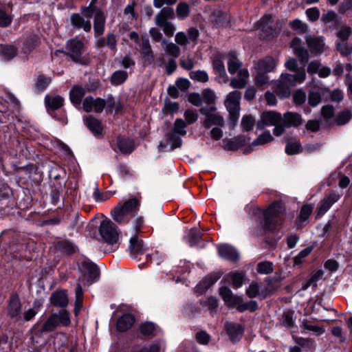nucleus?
<instances>
[{
  "mask_svg": "<svg viewBox=\"0 0 352 352\" xmlns=\"http://www.w3.org/2000/svg\"><path fill=\"white\" fill-rule=\"evenodd\" d=\"M305 78L306 72L304 68L298 69L295 74H282L276 84L274 91L280 98H287L290 95L291 87L301 83Z\"/></svg>",
  "mask_w": 352,
  "mask_h": 352,
  "instance_id": "nucleus-1",
  "label": "nucleus"
},
{
  "mask_svg": "<svg viewBox=\"0 0 352 352\" xmlns=\"http://www.w3.org/2000/svg\"><path fill=\"white\" fill-rule=\"evenodd\" d=\"M285 216V208L283 202L274 201L263 213V227L265 230H272L280 225Z\"/></svg>",
  "mask_w": 352,
  "mask_h": 352,
  "instance_id": "nucleus-2",
  "label": "nucleus"
},
{
  "mask_svg": "<svg viewBox=\"0 0 352 352\" xmlns=\"http://www.w3.org/2000/svg\"><path fill=\"white\" fill-rule=\"evenodd\" d=\"M140 201L138 199H130L123 204L119 203L111 212L113 219L119 224L126 223L133 213L139 210Z\"/></svg>",
  "mask_w": 352,
  "mask_h": 352,
  "instance_id": "nucleus-3",
  "label": "nucleus"
},
{
  "mask_svg": "<svg viewBox=\"0 0 352 352\" xmlns=\"http://www.w3.org/2000/svg\"><path fill=\"white\" fill-rule=\"evenodd\" d=\"M100 235L104 242L111 245L115 250L119 246V230L116 224L109 219L103 220L99 228Z\"/></svg>",
  "mask_w": 352,
  "mask_h": 352,
  "instance_id": "nucleus-4",
  "label": "nucleus"
},
{
  "mask_svg": "<svg viewBox=\"0 0 352 352\" xmlns=\"http://www.w3.org/2000/svg\"><path fill=\"white\" fill-rule=\"evenodd\" d=\"M78 267L82 273L79 280L89 285L97 281L100 276L98 266L87 258L82 259L78 263Z\"/></svg>",
  "mask_w": 352,
  "mask_h": 352,
  "instance_id": "nucleus-5",
  "label": "nucleus"
},
{
  "mask_svg": "<svg viewBox=\"0 0 352 352\" xmlns=\"http://www.w3.org/2000/svg\"><path fill=\"white\" fill-rule=\"evenodd\" d=\"M71 323L70 314L66 309H61L57 314H52L42 326L40 331L50 332L54 331L59 324L69 326Z\"/></svg>",
  "mask_w": 352,
  "mask_h": 352,
  "instance_id": "nucleus-6",
  "label": "nucleus"
},
{
  "mask_svg": "<svg viewBox=\"0 0 352 352\" xmlns=\"http://www.w3.org/2000/svg\"><path fill=\"white\" fill-rule=\"evenodd\" d=\"M64 98L58 95H46L45 97V104L47 112L55 119L61 122H65V115L64 112H60L58 115L56 110L59 109L63 106Z\"/></svg>",
  "mask_w": 352,
  "mask_h": 352,
  "instance_id": "nucleus-7",
  "label": "nucleus"
},
{
  "mask_svg": "<svg viewBox=\"0 0 352 352\" xmlns=\"http://www.w3.org/2000/svg\"><path fill=\"white\" fill-rule=\"evenodd\" d=\"M341 197L340 194L332 190L328 195L324 197L318 204L315 210V219H321Z\"/></svg>",
  "mask_w": 352,
  "mask_h": 352,
  "instance_id": "nucleus-8",
  "label": "nucleus"
},
{
  "mask_svg": "<svg viewBox=\"0 0 352 352\" xmlns=\"http://www.w3.org/2000/svg\"><path fill=\"white\" fill-rule=\"evenodd\" d=\"M65 55L69 56L76 63L82 64V55L85 52L84 43L77 38L67 41Z\"/></svg>",
  "mask_w": 352,
  "mask_h": 352,
  "instance_id": "nucleus-9",
  "label": "nucleus"
},
{
  "mask_svg": "<svg viewBox=\"0 0 352 352\" xmlns=\"http://www.w3.org/2000/svg\"><path fill=\"white\" fill-rule=\"evenodd\" d=\"M215 111L216 108L213 106L202 107L199 109L200 113L206 116L202 122V125L206 129H209L212 125L221 127L224 126L223 118L219 113H213Z\"/></svg>",
  "mask_w": 352,
  "mask_h": 352,
  "instance_id": "nucleus-10",
  "label": "nucleus"
},
{
  "mask_svg": "<svg viewBox=\"0 0 352 352\" xmlns=\"http://www.w3.org/2000/svg\"><path fill=\"white\" fill-rule=\"evenodd\" d=\"M262 120L267 126H274L273 133L276 136H280L284 133V127L281 126V114L274 111L263 112L261 115Z\"/></svg>",
  "mask_w": 352,
  "mask_h": 352,
  "instance_id": "nucleus-11",
  "label": "nucleus"
},
{
  "mask_svg": "<svg viewBox=\"0 0 352 352\" xmlns=\"http://www.w3.org/2000/svg\"><path fill=\"white\" fill-rule=\"evenodd\" d=\"M302 122L301 116L297 113L288 111L281 116V126L284 127V132L287 128L298 126Z\"/></svg>",
  "mask_w": 352,
  "mask_h": 352,
  "instance_id": "nucleus-12",
  "label": "nucleus"
},
{
  "mask_svg": "<svg viewBox=\"0 0 352 352\" xmlns=\"http://www.w3.org/2000/svg\"><path fill=\"white\" fill-rule=\"evenodd\" d=\"M241 98V93L239 91H231L227 95L224 104L228 111L240 110Z\"/></svg>",
  "mask_w": 352,
  "mask_h": 352,
  "instance_id": "nucleus-13",
  "label": "nucleus"
},
{
  "mask_svg": "<svg viewBox=\"0 0 352 352\" xmlns=\"http://www.w3.org/2000/svg\"><path fill=\"white\" fill-rule=\"evenodd\" d=\"M290 47L293 49L295 55L299 58L301 63H306L307 62V50L303 47L302 41L299 38H294L291 42Z\"/></svg>",
  "mask_w": 352,
  "mask_h": 352,
  "instance_id": "nucleus-14",
  "label": "nucleus"
},
{
  "mask_svg": "<svg viewBox=\"0 0 352 352\" xmlns=\"http://www.w3.org/2000/svg\"><path fill=\"white\" fill-rule=\"evenodd\" d=\"M219 255L228 261L236 262L239 260V255L235 248L229 245H221L217 248Z\"/></svg>",
  "mask_w": 352,
  "mask_h": 352,
  "instance_id": "nucleus-15",
  "label": "nucleus"
},
{
  "mask_svg": "<svg viewBox=\"0 0 352 352\" xmlns=\"http://www.w3.org/2000/svg\"><path fill=\"white\" fill-rule=\"evenodd\" d=\"M225 328L232 342H237L241 338L243 333V329L241 324L233 322H226L225 324Z\"/></svg>",
  "mask_w": 352,
  "mask_h": 352,
  "instance_id": "nucleus-16",
  "label": "nucleus"
},
{
  "mask_svg": "<svg viewBox=\"0 0 352 352\" xmlns=\"http://www.w3.org/2000/svg\"><path fill=\"white\" fill-rule=\"evenodd\" d=\"M219 294L224 302L230 307H234L242 301L240 296H235L227 287H221L219 289Z\"/></svg>",
  "mask_w": 352,
  "mask_h": 352,
  "instance_id": "nucleus-17",
  "label": "nucleus"
},
{
  "mask_svg": "<svg viewBox=\"0 0 352 352\" xmlns=\"http://www.w3.org/2000/svg\"><path fill=\"white\" fill-rule=\"evenodd\" d=\"M8 314L11 318L17 317L21 311V303L16 294L11 295L8 305Z\"/></svg>",
  "mask_w": 352,
  "mask_h": 352,
  "instance_id": "nucleus-18",
  "label": "nucleus"
},
{
  "mask_svg": "<svg viewBox=\"0 0 352 352\" xmlns=\"http://www.w3.org/2000/svg\"><path fill=\"white\" fill-rule=\"evenodd\" d=\"M276 65V60L272 56H266L260 60L256 66L257 72L268 73L272 72Z\"/></svg>",
  "mask_w": 352,
  "mask_h": 352,
  "instance_id": "nucleus-19",
  "label": "nucleus"
},
{
  "mask_svg": "<svg viewBox=\"0 0 352 352\" xmlns=\"http://www.w3.org/2000/svg\"><path fill=\"white\" fill-rule=\"evenodd\" d=\"M105 21L106 17L104 14L100 10H97L94 14V30L96 37L103 34L104 32Z\"/></svg>",
  "mask_w": 352,
  "mask_h": 352,
  "instance_id": "nucleus-20",
  "label": "nucleus"
},
{
  "mask_svg": "<svg viewBox=\"0 0 352 352\" xmlns=\"http://www.w3.org/2000/svg\"><path fill=\"white\" fill-rule=\"evenodd\" d=\"M249 72L247 69L239 71L238 76L231 79L230 85L234 89H243L248 83Z\"/></svg>",
  "mask_w": 352,
  "mask_h": 352,
  "instance_id": "nucleus-21",
  "label": "nucleus"
},
{
  "mask_svg": "<svg viewBox=\"0 0 352 352\" xmlns=\"http://www.w3.org/2000/svg\"><path fill=\"white\" fill-rule=\"evenodd\" d=\"M326 49L324 38L322 36L309 37V53L314 55L322 54Z\"/></svg>",
  "mask_w": 352,
  "mask_h": 352,
  "instance_id": "nucleus-22",
  "label": "nucleus"
},
{
  "mask_svg": "<svg viewBox=\"0 0 352 352\" xmlns=\"http://www.w3.org/2000/svg\"><path fill=\"white\" fill-rule=\"evenodd\" d=\"M55 249L64 254H72L76 251V246L70 241L58 240L54 243Z\"/></svg>",
  "mask_w": 352,
  "mask_h": 352,
  "instance_id": "nucleus-23",
  "label": "nucleus"
},
{
  "mask_svg": "<svg viewBox=\"0 0 352 352\" xmlns=\"http://www.w3.org/2000/svg\"><path fill=\"white\" fill-rule=\"evenodd\" d=\"M135 318L131 314H124L117 321V329L124 332L129 329L135 323Z\"/></svg>",
  "mask_w": 352,
  "mask_h": 352,
  "instance_id": "nucleus-24",
  "label": "nucleus"
},
{
  "mask_svg": "<svg viewBox=\"0 0 352 352\" xmlns=\"http://www.w3.org/2000/svg\"><path fill=\"white\" fill-rule=\"evenodd\" d=\"M50 301L55 307H65L68 304L67 295L65 291H56L51 295Z\"/></svg>",
  "mask_w": 352,
  "mask_h": 352,
  "instance_id": "nucleus-25",
  "label": "nucleus"
},
{
  "mask_svg": "<svg viewBox=\"0 0 352 352\" xmlns=\"http://www.w3.org/2000/svg\"><path fill=\"white\" fill-rule=\"evenodd\" d=\"M309 74H317L320 78H326L331 74V69L329 67L322 65L318 60L309 63Z\"/></svg>",
  "mask_w": 352,
  "mask_h": 352,
  "instance_id": "nucleus-26",
  "label": "nucleus"
},
{
  "mask_svg": "<svg viewBox=\"0 0 352 352\" xmlns=\"http://www.w3.org/2000/svg\"><path fill=\"white\" fill-rule=\"evenodd\" d=\"M71 23L72 25L77 29H83L84 31L88 32L91 31V24L90 21L85 20L80 14H73L71 16Z\"/></svg>",
  "mask_w": 352,
  "mask_h": 352,
  "instance_id": "nucleus-27",
  "label": "nucleus"
},
{
  "mask_svg": "<svg viewBox=\"0 0 352 352\" xmlns=\"http://www.w3.org/2000/svg\"><path fill=\"white\" fill-rule=\"evenodd\" d=\"M85 124L95 136H102L103 127L98 119L92 116H89L85 118Z\"/></svg>",
  "mask_w": 352,
  "mask_h": 352,
  "instance_id": "nucleus-28",
  "label": "nucleus"
},
{
  "mask_svg": "<svg viewBox=\"0 0 352 352\" xmlns=\"http://www.w3.org/2000/svg\"><path fill=\"white\" fill-rule=\"evenodd\" d=\"M129 248L134 256L142 254L146 250L143 241L139 239L136 234L130 239Z\"/></svg>",
  "mask_w": 352,
  "mask_h": 352,
  "instance_id": "nucleus-29",
  "label": "nucleus"
},
{
  "mask_svg": "<svg viewBox=\"0 0 352 352\" xmlns=\"http://www.w3.org/2000/svg\"><path fill=\"white\" fill-rule=\"evenodd\" d=\"M212 65L215 74L221 77L224 82H226L228 80V76L223 62L220 56L217 55L214 57Z\"/></svg>",
  "mask_w": 352,
  "mask_h": 352,
  "instance_id": "nucleus-30",
  "label": "nucleus"
},
{
  "mask_svg": "<svg viewBox=\"0 0 352 352\" xmlns=\"http://www.w3.org/2000/svg\"><path fill=\"white\" fill-rule=\"evenodd\" d=\"M85 94V90L83 87L74 86L69 92L70 100L75 105H79Z\"/></svg>",
  "mask_w": 352,
  "mask_h": 352,
  "instance_id": "nucleus-31",
  "label": "nucleus"
},
{
  "mask_svg": "<svg viewBox=\"0 0 352 352\" xmlns=\"http://www.w3.org/2000/svg\"><path fill=\"white\" fill-rule=\"evenodd\" d=\"M244 276L245 275L243 272H230L227 275L226 280L234 289H237L242 286Z\"/></svg>",
  "mask_w": 352,
  "mask_h": 352,
  "instance_id": "nucleus-32",
  "label": "nucleus"
},
{
  "mask_svg": "<svg viewBox=\"0 0 352 352\" xmlns=\"http://www.w3.org/2000/svg\"><path fill=\"white\" fill-rule=\"evenodd\" d=\"M327 89L324 88H319L317 91H311L309 90V106L315 107L318 105L322 98H326Z\"/></svg>",
  "mask_w": 352,
  "mask_h": 352,
  "instance_id": "nucleus-33",
  "label": "nucleus"
},
{
  "mask_svg": "<svg viewBox=\"0 0 352 352\" xmlns=\"http://www.w3.org/2000/svg\"><path fill=\"white\" fill-rule=\"evenodd\" d=\"M175 17L174 10L171 8L166 7L162 8L155 16V23L167 22L168 19H173Z\"/></svg>",
  "mask_w": 352,
  "mask_h": 352,
  "instance_id": "nucleus-34",
  "label": "nucleus"
},
{
  "mask_svg": "<svg viewBox=\"0 0 352 352\" xmlns=\"http://www.w3.org/2000/svg\"><path fill=\"white\" fill-rule=\"evenodd\" d=\"M117 144L119 150L122 153H131L133 150V142L129 139L118 137Z\"/></svg>",
  "mask_w": 352,
  "mask_h": 352,
  "instance_id": "nucleus-35",
  "label": "nucleus"
},
{
  "mask_svg": "<svg viewBox=\"0 0 352 352\" xmlns=\"http://www.w3.org/2000/svg\"><path fill=\"white\" fill-rule=\"evenodd\" d=\"M128 78V73L123 70H118L113 73L111 82L113 85H120L124 82Z\"/></svg>",
  "mask_w": 352,
  "mask_h": 352,
  "instance_id": "nucleus-36",
  "label": "nucleus"
},
{
  "mask_svg": "<svg viewBox=\"0 0 352 352\" xmlns=\"http://www.w3.org/2000/svg\"><path fill=\"white\" fill-rule=\"evenodd\" d=\"M52 80L50 77H46L43 75H40L37 78L35 83V90L38 93L43 91L48 85L51 83Z\"/></svg>",
  "mask_w": 352,
  "mask_h": 352,
  "instance_id": "nucleus-37",
  "label": "nucleus"
},
{
  "mask_svg": "<svg viewBox=\"0 0 352 352\" xmlns=\"http://www.w3.org/2000/svg\"><path fill=\"white\" fill-rule=\"evenodd\" d=\"M190 14V7L186 2H180L176 8V15L178 19L184 20Z\"/></svg>",
  "mask_w": 352,
  "mask_h": 352,
  "instance_id": "nucleus-38",
  "label": "nucleus"
},
{
  "mask_svg": "<svg viewBox=\"0 0 352 352\" xmlns=\"http://www.w3.org/2000/svg\"><path fill=\"white\" fill-rule=\"evenodd\" d=\"M352 34V29L348 25L341 26L337 31L336 35L340 40V43H347L349 38Z\"/></svg>",
  "mask_w": 352,
  "mask_h": 352,
  "instance_id": "nucleus-39",
  "label": "nucleus"
},
{
  "mask_svg": "<svg viewBox=\"0 0 352 352\" xmlns=\"http://www.w3.org/2000/svg\"><path fill=\"white\" fill-rule=\"evenodd\" d=\"M352 118L351 111L349 110H344L340 112L334 118L335 122L337 125L341 126L348 123Z\"/></svg>",
  "mask_w": 352,
  "mask_h": 352,
  "instance_id": "nucleus-40",
  "label": "nucleus"
},
{
  "mask_svg": "<svg viewBox=\"0 0 352 352\" xmlns=\"http://www.w3.org/2000/svg\"><path fill=\"white\" fill-rule=\"evenodd\" d=\"M301 144L297 140L289 141L285 146V153L287 155H296L301 151Z\"/></svg>",
  "mask_w": 352,
  "mask_h": 352,
  "instance_id": "nucleus-41",
  "label": "nucleus"
},
{
  "mask_svg": "<svg viewBox=\"0 0 352 352\" xmlns=\"http://www.w3.org/2000/svg\"><path fill=\"white\" fill-rule=\"evenodd\" d=\"M335 218V214H333L331 218L327 221V223L322 227L321 225L317 226V229L321 228V231L320 233V236L327 239L329 236L330 232L332 230L333 225V219Z\"/></svg>",
  "mask_w": 352,
  "mask_h": 352,
  "instance_id": "nucleus-42",
  "label": "nucleus"
},
{
  "mask_svg": "<svg viewBox=\"0 0 352 352\" xmlns=\"http://www.w3.org/2000/svg\"><path fill=\"white\" fill-rule=\"evenodd\" d=\"M38 43V38L36 35H30L23 43V51L25 54L30 53Z\"/></svg>",
  "mask_w": 352,
  "mask_h": 352,
  "instance_id": "nucleus-43",
  "label": "nucleus"
},
{
  "mask_svg": "<svg viewBox=\"0 0 352 352\" xmlns=\"http://www.w3.org/2000/svg\"><path fill=\"white\" fill-rule=\"evenodd\" d=\"M140 332L144 336H152L155 330V325L151 322H145L139 326Z\"/></svg>",
  "mask_w": 352,
  "mask_h": 352,
  "instance_id": "nucleus-44",
  "label": "nucleus"
},
{
  "mask_svg": "<svg viewBox=\"0 0 352 352\" xmlns=\"http://www.w3.org/2000/svg\"><path fill=\"white\" fill-rule=\"evenodd\" d=\"M186 123L181 118H177L174 122V126L172 132L177 133L179 135L184 136L186 134Z\"/></svg>",
  "mask_w": 352,
  "mask_h": 352,
  "instance_id": "nucleus-45",
  "label": "nucleus"
},
{
  "mask_svg": "<svg viewBox=\"0 0 352 352\" xmlns=\"http://www.w3.org/2000/svg\"><path fill=\"white\" fill-rule=\"evenodd\" d=\"M273 17L271 14L264 15L259 21V28H261L263 31L265 30L271 33V25L273 23Z\"/></svg>",
  "mask_w": 352,
  "mask_h": 352,
  "instance_id": "nucleus-46",
  "label": "nucleus"
},
{
  "mask_svg": "<svg viewBox=\"0 0 352 352\" xmlns=\"http://www.w3.org/2000/svg\"><path fill=\"white\" fill-rule=\"evenodd\" d=\"M162 43L165 44L164 50L168 54L175 58L179 56L180 49L176 44L173 43H166L164 39L162 41Z\"/></svg>",
  "mask_w": 352,
  "mask_h": 352,
  "instance_id": "nucleus-47",
  "label": "nucleus"
},
{
  "mask_svg": "<svg viewBox=\"0 0 352 352\" xmlns=\"http://www.w3.org/2000/svg\"><path fill=\"white\" fill-rule=\"evenodd\" d=\"M274 140L271 133L268 131H264L252 142V145H263L268 142H271Z\"/></svg>",
  "mask_w": 352,
  "mask_h": 352,
  "instance_id": "nucleus-48",
  "label": "nucleus"
},
{
  "mask_svg": "<svg viewBox=\"0 0 352 352\" xmlns=\"http://www.w3.org/2000/svg\"><path fill=\"white\" fill-rule=\"evenodd\" d=\"M236 306L237 311H239V312H243L246 310L254 311L258 309V304L255 300H250L249 302L244 303H242L241 301L239 304H237Z\"/></svg>",
  "mask_w": 352,
  "mask_h": 352,
  "instance_id": "nucleus-49",
  "label": "nucleus"
},
{
  "mask_svg": "<svg viewBox=\"0 0 352 352\" xmlns=\"http://www.w3.org/2000/svg\"><path fill=\"white\" fill-rule=\"evenodd\" d=\"M295 320V314L292 311H286L283 315V324L288 329L294 327Z\"/></svg>",
  "mask_w": 352,
  "mask_h": 352,
  "instance_id": "nucleus-50",
  "label": "nucleus"
},
{
  "mask_svg": "<svg viewBox=\"0 0 352 352\" xmlns=\"http://www.w3.org/2000/svg\"><path fill=\"white\" fill-rule=\"evenodd\" d=\"M17 50L13 45H5L1 48V55L6 60L13 58L16 54Z\"/></svg>",
  "mask_w": 352,
  "mask_h": 352,
  "instance_id": "nucleus-51",
  "label": "nucleus"
},
{
  "mask_svg": "<svg viewBox=\"0 0 352 352\" xmlns=\"http://www.w3.org/2000/svg\"><path fill=\"white\" fill-rule=\"evenodd\" d=\"M241 65V63L236 57L231 54L228 62V72L231 74H235L240 68Z\"/></svg>",
  "mask_w": 352,
  "mask_h": 352,
  "instance_id": "nucleus-52",
  "label": "nucleus"
},
{
  "mask_svg": "<svg viewBox=\"0 0 352 352\" xmlns=\"http://www.w3.org/2000/svg\"><path fill=\"white\" fill-rule=\"evenodd\" d=\"M289 25L296 34H303L307 32V25L298 19L291 21Z\"/></svg>",
  "mask_w": 352,
  "mask_h": 352,
  "instance_id": "nucleus-53",
  "label": "nucleus"
},
{
  "mask_svg": "<svg viewBox=\"0 0 352 352\" xmlns=\"http://www.w3.org/2000/svg\"><path fill=\"white\" fill-rule=\"evenodd\" d=\"M155 24L160 27L164 33L168 36H173L174 34V32L175 31V28L174 27V25L170 23V22H157L155 23Z\"/></svg>",
  "mask_w": 352,
  "mask_h": 352,
  "instance_id": "nucleus-54",
  "label": "nucleus"
},
{
  "mask_svg": "<svg viewBox=\"0 0 352 352\" xmlns=\"http://www.w3.org/2000/svg\"><path fill=\"white\" fill-rule=\"evenodd\" d=\"M255 124V119L250 115L245 116L241 120V127L243 131H249Z\"/></svg>",
  "mask_w": 352,
  "mask_h": 352,
  "instance_id": "nucleus-55",
  "label": "nucleus"
},
{
  "mask_svg": "<svg viewBox=\"0 0 352 352\" xmlns=\"http://www.w3.org/2000/svg\"><path fill=\"white\" fill-rule=\"evenodd\" d=\"M167 140L171 144V148H179L182 145V139L175 133H173L172 131L169 132L167 135Z\"/></svg>",
  "mask_w": 352,
  "mask_h": 352,
  "instance_id": "nucleus-56",
  "label": "nucleus"
},
{
  "mask_svg": "<svg viewBox=\"0 0 352 352\" xmlns=\"http://www.w3.org/2000/svg\"><path fill=\"white\" fill-rule=\"evenodd\" d=\"M256 270L258 273L263 274H268L273 271V265L271 262H261L257 265Z\"/></svg>",
  "mask_w": 352,
  "mask_h": 352,
  "instance_id": "nucleus-57",
  "label": "nucleus"
},
{
  "mask_svg": "<svg viewBox=\"0 0 352 352\" xmlns=\"http://www.w3.org/2000/svg\"><path fill=\"white\" fill-rule=\"evenodd\" d=\"M202 101L208 104L214 102L216 96L213 91L209 89L203 90L201 93Z\"/></svg>",
  "mask_w": 352,
  "mask_h": 352,
  "instance_id": "nucleus-58",
  "label": "nucleus"
},
{
  "mask_svg": "<svg viewBox=\"0 0 352 352\" xmlns=\"http://www.w3.org/2000/svg\"><path fill=\"white\" fill-rule=\"evenodd\" d=\"M190 77L192 80L202 82H206L208 80V74L205 71L198 70L195 72H192L190 74Z\"/></svg>",
  "mask_w": 352,
  "mask_h": 352,
  "instance_id": "nucleus-59",
  "label": "nucleus"
},
{
  "mask_svg": "<svg viewBox=\"0 0 352 352\" xmlns=\"http://www.w3.org/2000/svg\"><path fill=\"white\" fill-rule=\"evenodd\" d=\"M107 47L112 52L117 51V39L116 36L113 33H108L106 36Z\"/></svg>",
  "mask_w": 352,
  "mask_h": 352,
  "instance_id": "nucleus-60",
  "label": "nucleus"
},
{
  "mask_svg": "<svg viewBox=\"0 0 352 352\" xmlns=\"http://www.w3.org/2000/svg\"><path fill=\"white\" fill-rule=\"evenodd\" d=\"M326 96V99L329 98L331 101L336 102H340L343 99V94L339 89H335L331 92L327 90Z\"/></svg>",
  "mask_w": 352,
  "mask_h": 352,
  "instance_id": "nucleus-61",
  "label": "nucleus"
},
{
  "mask_svg": "<svg viewBox=\"0 0 352 352\" xmlns=\"http://www.w3.org/2000/svg\"><path fill=\"white\" fill-rule=\"evenodd\" d=\"M260 289V285L258 283L252 282L246 289V294L249 298H255Z\"/></svg>",
  "mask_w": 352,
  "mask_h": 352,
  "instance_id": "nucleus-62",
  "label": "nucleus"
},
{
  "mask_svg": "<svg viewBox=\"0 0 352 352\" xmlns=\"http://www.w3.org/2000/svg\"><path fill=\"white\" fill-rule=\"evenodd\" d=\"M335 113L334 108L331 105H324L321 109V114L324 120H328L333 118Z\"/></svg>",
  "mask_w": 352,
  "mask_h": 352,
  "instance_id": "nucleus-63",
  "label": "nucleus"
},
{
  "mask_svg": "<svg viewBox=\"0 0 352 352\" xmlns=\"http://www.w3.org/2000/svg\"><path fill=\"white\" fill-rule=\"evenodd\" d=\"M308 256V248L303 249L300 253L294 258V266L300 265L306 261Z\"/></svg>",
  "mask_w": 352,
  "mask_h": 352,
  "instance_id": "nucleus-64",
  "label": "nucleus"
}]
</instances>
